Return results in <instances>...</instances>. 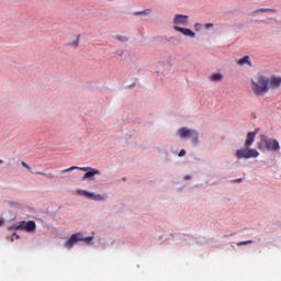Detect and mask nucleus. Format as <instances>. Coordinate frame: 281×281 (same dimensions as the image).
Returning a JSON list of instances; mask_svg holds the SVG:
<instances>
[{"label":"nucleus","instance_id":"f257e3e1","mask_svg":"<svg viewBox=\"0 0 281 281\" xmlns=\"http://www.w3.org/2000/svg\"><path fill=\"white\" fill-rule=\"evenodd\" d=\"M250 83L252 86V92L255 95H263V93H268L269 85L271 89H279L281 87V78L272 76L269 79L265 76H259L257 81L251 79Z\"/></svg>","mask_w":281,"mask_h":281},{"label":"nucleus","instance_id":"f03ea898","mask_svg":"<svg viewBox=\"0 0 281 281\" xmlns=\"http://www.w3.org/2000/svg\"><path fill=\"white\" fill-rule=\"evenodd\" d=\"M257 149L261 151H278L280 150V143L277 138H268L261 135V140L257 142Z\"/></svg>","mask_w":281,"mask_h":281},{"label":"nucleus","instance_id":"7ed1b4c3","mask_svg":"<svg viewBox=\"0 0 281 281\" xmlns=\"http://www.w3.org/2000/svg\"><path fill=\"white\" fill-rule=\"evenodd\" d=\"M259 151L250 147L244 146L235 151V158L240 159H254L259 157Z\"/></svg>","mask_w":281,"mask_h":281},{"label":"nucleus","instance_id":"20e7f679","mask_svg":"<svg viewBox=\"0 0 281 281\" xmlns=\"http://www.w3.org/2000/svg\"><path fill=\"white\" fill-rule=\"evenodd\" d=\"M92 237H83L81 233H75L70 236V238L64 243V247H67V248H72L74 245L82 241V243H86V244H89L92 241Z\"/></svg>","mask_w":281,"mask_h":281},{"label":"nucleus","instance_id":"39448f33","mask_svg":"<svg viewBox=\"0 0 281 281\" xmlns=\"http://www.w3.org/2000/svg\"><path fill=\"white\" fill-rule=\"evenodd\" d=\"M72 170L88 171L86 175L82 176L83 180L90 179L95 175H100V170L93 169L91 167H77V166H72L68 169L60 170V173H66Z\"/></svg>","mask_w":281,"mask_h":281},{"label":"nucleus","instance_id":"423d86ee","mask_svg":"<svg viewBox=\"0 0 281 281\" xmlns=\"http://www.w3.org/2000/svg\"><path fill=\"white\" fill-rule=\"evenodd\" d=\"M36 228H37V225H36V222H34V221H29V222L21 221L14 226V229L24 231L27 233H32V232L36 231Z\"/></svg>","mask_w":281,"mask_h":281},{"label":"nucleus","instance_id":"0eeeda50","mask_svg":"<svg viewBox=\"0 0 281 281\" xmlns=\"http://www.w3.org/2000/svg\"><path fill=\"white\" fill-rule=\"evenodd\" d=\"M173 26H187L189 23V16L186 14H176L172 20Z\"/></svg>","mask_w":281,"mask_h":281},{"label":"nucleus","instance_id":"6e6552de","mask_svg":"<svg viewBox=\"0 0 281 281\" xmlns=\"http://www.w3.org/2000/svg\"><path fill=\"white\" fill-rule=\"evenodd\" d=\"M80 40H81V34L72 33L70 36V41L67 43V46L71 48H78L80 46Z\"/></svg>","mask_w":281,"mask_h":281},{"label":"nucleus","instance_id":"1a4fd4ad","mask_svg":"<svg viewBox=\"0 0 281 281\" xmlns=\"http://www.w3.org/2000/svg\"><path fill=\"white\" fill-rule=\"evenodd\" d=\"M173 30L179 32L180 34H183L186 37L194 38L195 32L190 29H183L180 26H173Z\"/></svg>","mask_w":281,"mask_h":281},{"label":"nucleus","instance_id":"9d476101","mask_svg":"<svg viewBox=\"0 0 281 281\" xmlns=\"http://www.w3.org/2000/svg\"><path fill=\"white\" fill-rule=\"evenodd\" d=\"M257 132H248L246 140H245V147L250 148L254 146L256 142Z\"/></svg>","mask_w":281,"mask_h":281},{"label":"nucleus","instance_id":"9b49d317","mask_svg":"<svg viewBox=\"0 0 281 281\" xmlns=\"http://www.w3.org/2000/svg\"><path fill=\"white\" fill-rule=\"evenodd\" d=\"M194 130H190V128H187V127H180L178 130V135L179 137L181 138H190L191 137V134L193 133Z\"/></svg>","mask_w":281,"mask_h":281},{"label":"nucleus","instance_id":"f8f14e48","mask_svg":"<svg viewBox=\"0 0 281 281\" xmlns=\"http://www.w3.org/2000/svg\"><path fill=\"white\" fill-rule=\"evenodd\" d=\"M194 130H190V128H187V127H180L178 130V135L179 137L181 138H190L191 137V134L193 133Z\"/></svg>","mask_w":281,"mask_h":281},{"label":"nucleus","instance_id":"ddd939ff","mask_svg":"<svg viewBox=\"0 0 281 281\" xmlns=\"http://www.w3.org/2000/svg\"><path fill=\"white\" fill-rule=\"evenodd\" d=\"M277 9H256L250 13V16H256L259 13H277Z\"/></svg>","mask_w":281,"mask_h":281},{"label":"nucleus","instance_id":"4468645a","mask_svg":"<svg viewBox=\"0 0 281 281\" xmlns=\"http://www.w3.org/2000/svg\"><path fill=\"white\" fill-rule=\"evenodd\" d=\"M236 63L239 66L248 65L249 67H254V65H251V60L248 55L244 56L243 58H239Z\"/></svg>","mask_w":281,"mask_h":281},{"label":"nucleus","instance_id":"2eb2a0df","mask_svg":"<svg viewBox=\"0 0 281 281\" xmlns=\"http://www.w3.org/2000/svg\"><path fill=\"white\" fill-rule=\"evenodd\" d=\"M189 138H191L193 145H196L199 142V133L194 130Z\"/></svg>","mask_w":281,"mask_h":281},{"label":"nucleus","instance_id":"dca6fc26","mask_svg":"<svg viewBox=\"0 0 281 281\" xmlns=\"http://www.w3.org/2000/svg\"><path fill=\"white\" fill-rule=\"evenodd\" d=\"M150 13H151L150 9H146L145 11L134 12V15H136V16H140V15L148 16Z\"/></svg>","mask_w":281,"mask_h":281},{"label":"nucleus","instance_id":"f3484780","mask_svg":"<svg viewBox=\"0 0 281 281\" xmlns=\"http://www.w3.org/2000/svg\"><path fill=\"white\" fill-rule=\"evenodd\" d=\"M222 80H223V75L222 74H213L212 75V81L220 82Z\"/></svg>","mask_w":281,"mask_h":281},{"label":"nucleus","instance_id":"a211bd4d","mask_svg":"<svg viewBox=\"0 0 281 281\" xmlns=\"http://www.w3.org/2000/svg\"><path fill=\"white\" fill-rule=\"evenodd\" d=\"M250 244H255V240L249 239V240H245V241H238L236 245L238 247H240V246H247V245H250Z\"/></svg>","mask_w":281,"mask_h":281},{"label":"nucleus","instance_id":"6ab92c4d","mask_svg":"<svg viewBox=\"0 0 281 281\" xmlns=\"http://www.w3.org/2000/svg\"><path fill=\"white\" fill-rule=\"evenodd\" d=\"M78 193H80L82 196H88L90 199L94 196L93 193H89L88 191H83V190L78 191Z\"/></svg>","mask_w":281,"mask_h":281},{"label":"nucleus","instance_id":"aec40b11","mask_svg":"<svg viewBox=\"0 0 281 281\" xmlns=\"http://www.w3.org/2000/svg\"><path fill=\"white\" fill-rule=\"evenodd\" d=\"M243 182H244V178H236L231 180V183H234V184H241Z\"/></svg>","mask_w":281,"mask_h":281},{"label":"nucleus","instance_id":"412c9836","mask_svg":"<svg viewBox=\"0 0 281 281\" xmlns=\"http://www.w3.org/2000/svg\"><path fill=\"white\" fill-rule=\"evenodd\" d=\"M115 38L120 42H127L128 37L125 35H116Z\"/></svg>","mask_w":281,"mask_h":281},{"label":"nucleus","instance_id":"4be33fe9","mask_svg":"<svg viewBox=\"0 0 281 281\" xmlns=\"http://www.w3.org/2000/svg\"><path fill=\"white\" fill-rule=\"evenodd\" d=\"M90 199H93V200H98V201H104V196L103 195H93V196H90Z\"/></svg>","mask_w":281,"mask_h":281},{"label":"nucleus","instance_id":"5701e85b","mask_svg":"<svg viewBox=\"0 0 281 281\" xmlns=\"http://www.w3.org/2000/svg\"><path fill=\"white\" fill-rule=\"evenodd\" d=\"M31 173H35V175H40V176H43V177L50 178V175H47V173H44V172H33V171H31Z\"/></svg>","mask_w":281,"mask_h":281},{"label":"nucleus","instance_id":"b1692460","mask_svg":"<svg viewBox=\"0 0 281 281\" xmlns=\"http://www.w3.org/2000/svg\"><path fill=\"white\" fill-rule=\"evenodd\" d=\"M202 26H203V25L200 24V23H195V24H194L195 31H200Z\"/></svg>","mask_w":281,"mask_h":281},{"label":"nucleus","instance_id":"393cba45","mask_svg":"<svg viewBox=\"0 0 281 281\" xmlns=\"http://www.w3.org/2000/svg\"><path fill=\"white\" fill-rule=\"evenodd\" d=\"M186 154H187V151L184 149H182V150L179 151L178 156L183 157Z\"/></svg>","mask_w":281,"mask_h":281},{"label":"nucleus","instance_id":"a878e982","mask_svg":"<svg viewBox=\"0 0 281 281\" xmlns=\"http://www.w3.org/2000/svg\"><path fill=\"white\" fill-rule=\"evenodd\" d=\"M21 165H22L23 168H27V170H31L30 166L26 162L22 161Z\"/></svg>","mask_w":281,"mask_h":281},{"label":"nucleus","instance_id":"bb28decb","mask_svg":"<svg viewBox=\"0 0 281 281\" xmlns=\"http://www.w3.org/2000/svg\"><path fill=\"white\" fill-rule=\"evenodd\" d=\"M4 225V221L0 218V227Z\"/></svg>","mask_w":281,"mask_h":281},{"label":"nucleus","instance_id":"cd10ccee","mask_svg":"<svg viewBox=\"0 0 281 281\" xmlns=\"http://www.w3.org/2000/svg\"><path fill=\"white\" fill-rule=\"evenodd\" d=\"M13 236L15 237V239H20V236L16 233H13Z\"/></svg>","mask_w":281,"mask_h":281},{"label":"nucleus","instance_id":"c85d7f7f","mask_svg":"<svg viewBox=\"0 0 281 281\" xmlns=\"http://www.w3.org/2000/svg\"><path fill=\"white\" fill-rule=\"evenodd\" d=\"M205 27L209 30L211 27V24H205Z\"/></svg>","mask_w":281,"mask_h":281},{"label":"nucleus","instance_id":"c756f323","mask_svg":"<svg viewBox=\"0 0 281 281\" xmlns=\"http://www.w3.org/2000/svg\"><path fill=\"white\" fill-rule=\"evenodd\" d=\"M190 179H191L190 176L184 177V180H190Z\"/></svg>","mask_w":281,"mask_h":281},{"label":"nucleus","instance_id":"7c9ffc66","mask_svg":"<svg viewBox=\"0 0 281 281\" xmlns=\"http://www.w3.org/2000/svg\"><path fill=\"white\" fill-rule=\"evenodd\" d=\"M254 133H256V135L259 133V128H256L255 131H254Z\"/></svg>","mask_w":281,"mask_h":281},{"label":"nucleus","instance_id":"2f4dec72","mask_svg":"<svg viewBox=\"0 0 281 281\" xmlns=\"http://www.w3.org/2000/svg\"><path fill=\"white\" fill-rule=\"evenodd\" d=\"M268 21H276V19H273V18H269V19H268Z\"/></svg>","mask_w":281,"mask_h":281},{"label":"nucleus","instance_id":"473e14b6","mask_svg":"<svg viewBox=\"0 0 281 281\" xmlns=\"http://www.w3.org/2000/svg\"><path fill=\"white\" fill-rule=\"evenodd\" d=\"M3 164V160L2 159H0V165H2Z\"/></svg>","mask_w":281,"mask_h":281},{"label":"nucleus","instance_id":"72a5a7b5","mask_svg":"<svg viewBox=\"0 0 281 281\" xmlns=\"http://www.w3.org/2000/svg\"><path fill=\"white\" fill-rule=\"evenodd\" d=\"M266 21L265 20H261V23H265Z\"/></svg>","mask_w":281,"mask_h":281},{"label":"nucleus","instance_id":"f704fd0d","mask_svg":"<svg viewBox=\"0 0 281 281\" xmlns=\"http://www.w3.org/2000/svg\"><path fill=\"white\" fill-rule=\"evenodd\" d=\"M108 1H113V0H108Z\"/></svg>","mask_w":281,"mask_h":281}]
</instances>
